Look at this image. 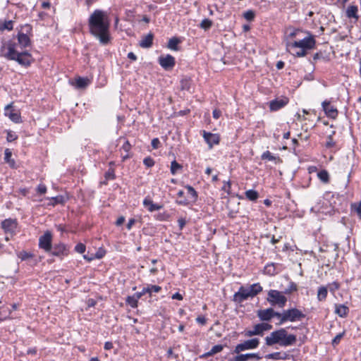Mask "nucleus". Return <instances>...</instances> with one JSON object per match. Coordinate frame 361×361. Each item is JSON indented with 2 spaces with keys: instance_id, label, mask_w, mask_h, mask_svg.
Returning <instances> with one entry per match:
<instances>
[{
  "instance_id": "f257e3e1",
  "label": "nucleus",
  "mask_w": 361,
  "mask_h": 361,
  "mask_svg": "<svg viewBox=\"0 0 361 361\" xmlns=\"http://www.w3.org/2000/svg\"><path fill=\"white\" fill-rule=\"evenodd\" d=\"M88 27L90 34L98 39L102 44L106 45L110 42V20L105 11L94 10L89 17Z\"/></svg>"
},
{
  "instance_id": "f03ea898",
  "label": "nucleus",
  "mask_w": 361,
  "mask_h": 361,
  "mask_svg": "<svg viewBox=\"0 0 361 361\" xmlns=\"http://www.w3.org/2000/svg\"><path fill=\"white\" fill-rule=\"evenodd\" d=\"M296 341V336L288 334L283 328L272 331L265 338V343L268 346L279 344L281 346L287 347L295 344Z\"/></svg>"
},
{
  "instance_id": "7ed1b4c3",
  "label": "nucleus",
  "mask_w": 361,
  "mask_h": 361,
  "mask_svg": "<svg viewBox=\"0 0 361 361\" xmlns=\"http://www.w3.org/2000/svg\"><path fill=\"white\" fill-rule=\"evenodd\" d=\"M8 51L4 54L8 60L16 61L20 65L29 66L31 64L32 56L27 51L18 52L16 50V44L14 42H9L7 45Z\"/></svg>"
},
{
  "instance_id": "20e7f679",
  "label": "nucleus",
  "mask_w": 361,
  "mask_h": 361,
  "mask_svg": "<svg viewBox=\"0 0 361 361\" xmlns=\"http://www.w3.org/2000/svg\"><path fill=\"white\" fill-rule=\"evenodd\" d=\"M262 291V287L259 283L250 285L248 287L240 286L238 291L235 293L233 297V301L240 304L249 298H253Z\"/></svg>"
},
{
  "instance_id": "39448f33",
  "label": "nucleus",
  "mask_w": 361,
  "mask_h": 361,
  "mask_svg": "<svg viewBox=\"0 0 361 361\" xmlns=\"http://www.w3.org/2000/svg\"><path fill=\"white\" fill-rule=\"evenodd\" d=\"M305 317V314H303L300 310L297 308L288 309L283 310V312L280 313L279 324H282L286 322H293L295 321H300Z\"/></svg>"
},
{
  "instance_id": "423d86ee",
  "label": "nucleus",
  "mask_w": 361,
  "mask_h": 361,
  "mask_svg": "<svg viewBox=\"0 0 361 361\" xmlns=\"http://www.w3.org/2000/svg\"><path fill=\"white\" fill-rule=\"evenodd\" d=\"M267 300L271 305L281 308H283L287 302V298L283 293L276 290H269Z\"/></svg>"
},
{
  "instance_id": "0eeeda50",
  "label": "nucleus",
  "mask_w": 361,
  "mask_h": 361,
  "mask_svg": "<svg viewBox=\"0 0 361 361\" xmlns=\"http://www.w3.org/2000/svg\"><path fill=\"white\" fill-rule=\"evenodd\" d=\"M1 225L6 235L5 237L6 241L10 240L17 233L18 221L16 219H6L1 221Z\"/></svg>"
},
{
  "instance_id": "6e6552de",
  "label": "nucleus",
  "mask_w": 361,
  "mask_h": 361,
  "mask_svg": "<svg viewBox=\"0 0 361 361\" xmlns=\"http://www.w3.org/2000/svg\"><path fill=\"white\" fill-rule=\"evenodd\" d=\"M315 43L316 42L314 37L312 36H310L301 40L288 42L286 46L290 50L293 51L297 48L311 49L314 47Z\"/></svg>"
},
{
  "instance_id": "1a4fd4ad",
  "label": "nucleus",
  "mask_w": 361,
  "mask_h": 361,
  "mask_svg": "<svg viewBox=\"0 0 361 361\" xmlns=\"http://www.w3.org/2000/svg\"><path fill=\"white\" fill-rule=\"evenodd\" d=\"M259 344V338H255L247 340L242 343L238 344L233 350V353L239 354L241 351L257 348Z\"/></svg>"
},
{
  "instance_id": "9d476101",
  "label": "nucleus",
  "mask_w": 361,
  "mask_h": 361,
  "mask_svg": "<svg viewBox=\"0 0 361 361\" xmlns=\"http://www.w3.org/2000/svg\"><path fill=\"white\" fill-rule=\"evenodd\" d=\"M52 235L51 232L47 231L39 238V247L43 249L45 252H51L52 249L51 245Z\"/></svg>"
},
{
  "instance_id": "9b49d317",
  "label": "nucleus",
  "mask_w": 361,
  "mask_h": 361,
  "mask_svg": "<svg viewBox=\"0 0 361 361\" xmlns=\"http://www.w3.org/2000/svg\"><path fill=\"white\" fill-rule=\"evenodd\" d=\"M257 314L261 321H270L273 317L279 319L280 312H275L274 309L270 307L258 310Z\"/></svg>"
},
{
  "instance_id": "f8f14e48",
  "label": "nucleus",
  "mask_w": 361,
  "mask_h": 361,
  "mask_svg": "<svg viewBox=\"0 0 361 361\" xmlns=\"http://www.w3.org/2000/svg\"><path fill=\"white\" fill-rule=\"evenodd\" d=\"M158 61L159 65L166 71L172 69L176 64L175 58L170 54L161 56Z\"/></svg>"
},
{
  "instance_id": "ddd939ff",
  "label": "nucleus",
  "mask_w": 361,
  "mask_h": 361,
  "mask_svg": "<svg viewBox=\"0 0 361 361\" xmlns=\"http://www.w3.org/2000/svg\"><path fill=\"white\" fill-rule=\"evenodd\" d=\"M288 103L287 97L276 99L269 102V109L272 111H276L284 107Z\"/></svg>"
},
{
  "instance_id": "4468645a",
  "label": "nucleus",
  "mask_w": 361,
  "mask_h": 361,
  "mask_svg": "<svg viewBox=\"0 0 361 361\" xmlns=\"http://www.w3.org/2000/svg\"><path fill=\"white\" fill-rule=\"evenodd\" d=\"M203 137L208 144L209 148H212L214 145L219 143L220 138L219 135L203 131Z\"/></svg>"
},
{
  "instance_id": "2eb2a0df",
  "label": "nucleus",
  "mask_w": 361,
  "mask_h": 361,
  "mask_svg": "<svg viewBox=\"0 0 361 361\" xmlns=\"http://www.w3.org/2000/svg\"><path fill=\"white\" fill-rule=\"evenodd\" d=\"M323 110L326 115L331 118H336L338 116V110L330 104L329 101H324L322 104Z\"/></svg>"
},
{
  "instance_id": "dca6fc26",
  "label": "nucleus",
  "mask_w": 361,
  "mask_h": 361,
  "mask_svg": "<svg viewBox=\"0 0 361 361\" xmlns=\"http://www.w3.org/2000/svg\"><path fill=\"white\" fill-rule=\"evenodd\" d=\"M51 255L57 257L65 256L68 254V250L63 243H59L54 245L51 249Z\"/></svg>"
},
{
  "instance_id": "f3484780",
  "label": "nucleus",
  "mask_w": 361,
  "mask_h": 361,
  "mask_svg": "<svg viewBox=\"0 0 361 361\" xmlns=\"http://www.w3.org/2000/svg\"><path fill=\"white\" fill-rule=\"evenodd\" d=\"M256 358L260 360L262 357L257 353H246L238 355L229 360V361H247L249 359Z\"/></svg>"
},
{
  "instance_id": "a211bd4d",
  "label": "nucleus",
  "mask_w": 361,
  "mask_h": 361,
  "mask_svg": "<svg viewBox=\"0 0 361 361\" xmlns=\"http://www.w3.org/2000/svg\"><path fill=\"white\" fill-rule=\"evenodd\" d=\"M263 334H264L260 323L255 325L253 329L245 330L244 333V335L246 337H252L254 336H262Z\"/></svg>"
},
{
  "instance_id": "6ab92c4d",
  "label": "nucleus",
  "mask_w": 361,
  "mask_h": 361,
  "mask_svg": "<svg viewBox=\"0 0 361 361\" xmlns=\"http://www.w3.org/2000/svg\"><path fill=\"white\" fill-rule=\"evenodd\" d=\"M143 205L148 209L149 212H152L161 209L163 205L154 204L150 199L145 198L143 200Z\"/></svg>"
},
{
  "instance_id": "aec40b11",
  "label": "nucleus",
  "mask_w": 361,
  "mask_h": 361,
  "mask_svg": "<svg viewBox=\"0 0 361 361\" xmlns=\"http://www.w3.org/2000/svg\"><path fill=\"white\" fill-rule=\"evenodd\" d=\"M18 42L21 48L27 47L30 44V37L23 32H19L18 34Z\"/></svg>"
},
{
  "instance_id": "412c9836",
  "label": "nucleus",
  "mask_w": 361,
  "mask_h": 361,
  "mask_svg": "<svg viewBox=\"0 0 361 361\" xmlns=\"http://www.w3.org/2000/svg\"><path fill=\"white\" fill-rule=\"evenodd\" d=\"M153 34L149 33L141 39L140 42V46L142 48L151 47L153 43Z\"/></svg>"
},
{
  "instance_id": "4be33fe9",
  "label": "nucleus",
  "mask_w": 361,
  "mask_h": 361,
  "mask_svg": "<svg viewBox=\"0 0 361 361\" xmlns=\"http://www.w3.org/2000/svg\"><path fill=\"white\" fill-rule=\"evenodd\" d=\"M12 157V152L10 149H6L4 151V161L6 163H7L9 166L12 169H15L16 166V161L14 159L11 158Z\"/></svg>"
},
{
  "instance_id": "5701e85b",
  "label": "nucleus",
  "mask_w": 361,
  "mask_h": 361,
  "mask_svg": "<svg viewBox=\"0 0 361 361\" xmlns=\"http://www.w3.org/2000/svg\"><path fill=\"white\" fill-rule=\"evenodd\" d=\"M358 8L357 6L351 5L349 6L346 10L345 14L348 18L358 19Z\"/></svg>"
},
{
  "instance_id": "b1692460",
  "label": "nucleus",
  "mask_w": 361,
  "mask_h": 361,
  "mask_svg": "<svg viewBox=\"0 0 361 361\" xmlns=\"http://www.w3.org/2000/svg\"><path fill=\"white\" fill-rule=\"evenodd\" d=\"M335 313L341 317H345L348 313V308L344 305H336Z\"/></svg>"
},
{
  "instance_id": "393cba45",
  "label": "nucleus",
  "mask_w": 361,
  "mask_h": 361,
  "mask_svg": "<svg viewBox=\"0 0 361 361\" xmlns=\"http://www.w3.org/2000/svg\"><path fill=\"white\" fill-rule=\"evenodd\" d=\"M262 159L274 161L275 163L281 161L279 157L274 156L269 151H266L262 154Z\"/></svg>"
},
{
  "instance_id": "a878e982",
  "label": "nucleus",
  "mask_w": 361,
  "mask_h": 361,
  "mask_svg": "<svg viewBox=\"0 0 361 361\" xmlns=\"http://www.w3.org/2000/svg\"><path fill=\"white\" fill-rule=\"evenodd\" d=\"M328 294L327 288L325 286H320L317 291V300L319 301H324L326 300Z\"/></svg>"
},
{
  "instance_id": "bb28decb",
  "label": "nucleus",
  "mask_w": 361,
  "mask_h": 361,
  "mask_svg": "<svg viewBox=\"0 0 361 361\" xmlns=\"http://www.w3.org/2000/svg\"><path fill=\"white\" fill-rule=\"evenodd\" d=\"M180 42V40L178 38L172 37L169 40L168 48L173 51H178L179 49L178 44Z\"/></svg>"
},
{
  "instance_id": "cd10ccee",
  "label": "nucleus",
  "mask_w": 361,
  "mask_h": 361,
  "mask_svg": "<svg viewBox=\"0 0 361 361\" xmlns=\"http://www.w3.org/2000/svg\"><path fill=\"white\" fill-rule=\"evenodd\" d=\"M264 357L266 359H271L274 360H285L286 358V355L284 354L283 356L280 352H275L266 355Z\"/></svg>"
},
{
  "instance_id": "c85d7f7f",
  "label": "nucleus",
  "mask_w": 361,
  "mask_h": 361,
  "mask_svg": "<svg viewBox=\"0 0 361 361\" xmlns=\"http://www.w3.org/2000/svg\"><path fill=\"white\" fill-rule=\"evenodd\" d=\"M318 178L324 183L329 182V174L326 170H322L317 173Z\"/></svg>"
},
{
  "instance_id": "c756f323",
  "label": "nucleus",
  "mask_w": 361,
  "mask_h": 361,
  "mask_svg": "<svg viewBox=\"0 0 361 361\" xmlns=\"http://www.w3.org/2000/svg\"><path fill=\"white\" fill-rule=\"evenodd\" d=\"M245 197L250 201H256L259 197V193L255 190H248L245 192Z\"/></svg>"
},
{
  "instance_id": "7c9ffc66",
  "label": "nucleus",
  "mask_w": 361,
  "mask_h": 361,
  "mask_svg": "<svg viewBox=\"0 0 361 361\" xmlns=\"http://www.w3.org/2000/svg\"><path fill=\"white\" fill-rule=\"evenodd\" d=\"M50 201L51 202L49 203V205L54 207L55 205L59 204H63L65 202V199L63 196L58 195L56 197H51Z\"/></svg>"
},
{
  "instance_id": "2f4dec72",
  "label": "nucleus",
  "mask_w": 361,
  "mask_h": 361,
  "mask_svg": "<svg viewBox=\"0 0 361 361\" xmlns=\"http://www.w3.org/2000/svg\"><path fill=\"white\" fill-rule=\"evenodd\" d=\"M126 302L133 308H136L138 305V300L137 298H135L134 294L133 295L128 296L126 298Z\"/></svg>"
},
{
  "instance_id": "473e14b6",
  "label": "nucleus",
  "mask_w": 361,
  "mask_h": 361,
  "mask_svg": "<svg viewBox=\"0 0 361 361\" xmlns=\"http://www.w3.org/2000/svg\"><path fill=\"white\" fill-rule=\"evenodd\" d=\"M89 83V80L84 78L79 77L76 79V86L78 88H84L87 86Z\"/></svg>"
},
{
  "instance_id": "72a5a7b5",
  "label": "nucleus",
  "mask_w": 361,
  "mask_h": 361,
  "mask_svg": "<svg viewBox=\"0 0 361 361\" xmlns=\"http://www.w3.org/2000/svg\"><path fill=\"white\" fill-rule=\"evenodd\" d=\"M182 166L178 164L176 160L173 161L171 164V173L175 175L178 170L181 169Z\"/></svg>"
},
{
  "instance_id": "f704fd0d",
  "label": "nucleus",
  "mask_w": 361,
  "mask_h": 361,
  "mask_svg": "<svg viewBox=\"0 0 361 361\" xmlns=\"http://www.w3.org/2000/svg\"><path fill=\"white\" fill-rule=\"evenodd\" d=\"M8 118L16 123H19L21 122L20 114L17 111H16L13 114H9Z\"/></svg>"
},
{
  "instance_id": "c9c22d12",
  "label": "nucleus",
  "mask_w": 361,
  "mask_h": 361,
  "mask_svg": "<svg viewBox=\"0 0 361 361\" xmlns=\"http://www.w3.org/2000/svg\"><path fill=\"white\" fill-rule=\"evenodd\" d=\"M334 134H335V131H333L332 133L327 137V138H326L327 140H326V142L325 145L326 148L329 149V148H331L335 146L336 142L334 141V139H333V135Z\"/></svg>"
},
{
  "instance_id": "e433bc0d",
  "label": "nucleus",
  "mask_w": 361,
  "mask_h": 361,
  "mask_svg": "<svg viewBox=\"0 0 361 361\" xmlns=\"http://www.w3.org/2000/svg\"><path fill=\"white\" fill-rule=\"evenodd\" d=\"M146 288L149 289V292H147V293L149 296L152 295V292L159 293L161 290V287L157 285L148 284Z\"/></svg>"
},
{
  "instance_id": "4c0bfd02",
  "label": "nucleus",
  "mask_w": 361,
  "mask_h": 361,
  "mask_svg": "<svg viewBox=\"0 0 361 361\" xmlns=\"http://www.w3.org/2000/svg\"><path fill=\"white\" fill-rule=\"evenodd\" d=\"M185 188L188 190V194L194 201H195L197 198V193L195 190L190 185H187Z\"/></svg>"
},
{
  "instance_id": "58836bf2",
  "label": "nucleus",
  "mask_w": 361,
  "mask_h": 361,
  "mask_svg": "<svg viewBox=\"0 0 361 361\" xmlns=\"http://www.w3.org/2000/svg\"><path fill=\"white\" fill-rule=\"evenodd\" d=\"M212 25V21L208 18H205L202 20L200 23V27L204 30L209 29Z\"/></svg>"
},
{
  "instance_id": "ea45409f",
  "label": "nucleus",
  "mask_w": 361,
  "mask_h": 361,
  "mask_svg": "<svg viewBox=\"0 0 361 361\" xmlns=\"http://www.w3.org/2000/svg\"><path fill=\"white\" fill-rule=\"evenodd\" d=\"M243 17L247 21H252L255 17V13L252 10H248L243 13Z\"/></svg>"
},
{
  "instance_id": "a19ab883",
  "label": "nucleus",
  "mask_w": 361,
  "mask_h": 361,
  "mask_svg": "<svg viewBox=\"0 0 361 361\" xmlns=\"http://www.w3.org/2000/svg\"><path fill=\"white\" fill-rule=\"evenodd\" d=\"M297 290V285L294 282H290L288 287L284 290V294H290Z\"/></svg>"
},
{
  "instance_id": "79ce46f5",
  "label": "nucleus",
  "mask_w": 361,
  "mask_h": 361,
  "mask_svg": "<svg viewBox=\"0 0 361 361\" xmlns=\"http://www.w3.org/2000/svg\"><path fill=\"white\" fill-rule=\"evenodd\" d=\"M143 164L148 168L152 167L155 162L154 159L150 157H147L143 160Z\"/></svg>"
},
{
  "instance_id": "37998d69",
  "label": "nucleus",
  "mask_w": 361,
  "mask_h": 361,
  "mask_svg": "<svg viewBox=\"0 0 361 361\" xmlns=\"http://www.w3.org/2000/svg\"><path fill=\"white\" fill-rule=\"evenodd\" d=\"M17 138H18V136L14 132H12L11 130L7 131L6 140L8 142H13V141L16 140Z\"/></svg>"
},
{
  "instance_id": "c03bdc74",
  "label": "nucleus",
  "mask_w": 361,
  "mask_h": 361,
  "mask_svg": "<svg viewBox=\"0 0 361 361\" xmlns=\"http://www.w3.org/2000/svg\"><path fill=\"white\" fill-rule=\"evenodd\" d=\"M344 334H345L344 332H343V333H340V334H337V335L334 337V338L332 340V342H331V343H332V345H333L334 346L337 345L340 343V341H341V338H342L343 337V336H344Z\"/></svg>"
},
{
  "instance_id": "a18cd8bd",
  "label": "nucleus",
  "mask_w": 361,
  "mask_h": 361,
  "mask_svg": "<svg viewBox=\"0 0 361 361\" xmlns=\"http://www.w3.org/2000/svg\"><path fill=\"white\" fill-rule=\"evenodd\" d=\"M106 180H114L116 178L114 171L113 169H109L104 175Z\"/></svg>"
},
{
  "instance_id": "49530a36",
  "label": "nucleus",
  "mask_w": 361,
  "mask_h": 361,
  "mask_svg": "<svg viewBox=\"0 0 361 361\" xmlns=\"http://www.w3.org/2000/svg\"><path fill=\"white\" fill-rule=\"evenodd\" d=\"M15 111L16 110L13 109L12 104H8L4 109V114L8 117H9V114H13Z\"/></svg>"
},
{
  "instance_id": "de8ad7c7",
  "label": "nucleus",
  "mask_w": 361,
  "mask_h": 361,
  "mask_svg": "<svg viewBox=\"0 0 361 361\" xmlns=\"http://www.w3.org/2000/svg\"><path fill=\"white\" fill-rule=\"evenodd\" d=\"M131 145L130 144L129 141L127 140H125L122 147L121 149H123L125 152L128 153L130 150L131 149Z\"/></svg>"
},
{
  "instance_id": "09e8293b",
  "label": "nucleus",
  "mask_w": 361,
  "mask_h": 361,
  "mask_svg": "<svg viewBox=\"0 0 361 361\" xmlns=\"http://www.w3.org/2000/svg\"><path fill=\"white\" fill-rule=\"evenodd\" d=\"M352 207L354 208L359 219L361 220V201L357 204H353Z\"/></svg>"
},
{
  "instance_id": "8fccbe9b",
  "label": "nucleus",
  "mask_w": 361,
  "mask_h": 361,
  "mask_svg": "<svg viewBox=\"0 0 361 361\" xmlns=\"http://www.w3.org/2000/svg\"><path fill=\"white\" fill-rule=\"evenodd\" d=\"M85 248L86 247L84 244L78 243L75 245V250L78 253L82 254L85 252Z\"/></svg>"
},
{
  "instance_id": "3c124183",
  "label": "nucleus",
  "mask_w": 361,
  "mask_h": 361,
  "mask_svg": "<svg viewBox=\"0 0 361 361\" xmlns=\"http://www.w3.org/2000/svg\"><path fill=\"white\" fill-rule=\"evenodd\" d=\"M307 49H300L298 51H295L293 52V54L298 57L305 56L307 54Z\"/></svg>"
},
{
  "instance_id": "603ef678",
  "label": "nucleus",
  "mask_w": 361,
  "mask_h": 361,
  "mask_svg": "<svg viewBox=\"0 0 361 361\" xmlns=\"http://www.w3.org/2000/svg\"><path fill=\"white\" fill-rule=\"evenodd\" d=\"M13 21L12 20H8V21H6L4 23V25L1 27V29L11 30L13 29Z\"/></svg>"
},
{
  "instance_id": "864d4df0",
  "label": "nucleus",
  "mask_w": 361,
  "mask_h": 361,
  "mask_svg": "<svg viewBox=\"0 0 361 361\" xmlns=\"http://www.w3.org/2000/svg\"><path fill=\"white\" fill-rule=\"evenodd\" d=\"M147 292H149V289L147 288L146 287H144L140 292H137L134 295H135V298H137V300H139L140 298H142V295L147 293Z\"/></svg>"
},
{
  "instance_id": "5fc2aeb1",
  "label": "nucleus",
  "mask_w": 361,
  "mask_h": 361,
  "mask_svg": "<svg viewBox=\"0 0 361 361\" xmlns=\"http://www.w3.org/2000/svg\"><path fill=\"white\" fill-rule=\"evenodd\" d=\"M223 345H214L212 348V353H213L214 355L216 354V353H218L221 351L223 350Z\"/></svg>"
},
{
  "instance_id": "6e6d98bb",
  "label": "nucleus",
  "mask_w": 361,
  "mask_h": 361,
  "mask_svg": "<svg viewBox=\"0 0 361 361\" xmlns=\"http://www.w3.org/2000/svg\"><path fill=\"white\" fill-rule=\"evenodd\" d=\"M37 191L38 193L43 195L47 192V187L44 184H39L37 188Z\"/></svg>"
},
{
  "instance_id": "4d7b16f0",
  "label": "nucleus",
  "mask_w": 361,
  "mask_h": 361,
  "mask_svg": "<svg viewBox=\"0 0 361 361\" xmlns=\"http://www.w3.org/2000/svg\"><path fill=\"white\" fill-rule=\"evenodd\" d=\"M151 144L153 149H158L161 145L159 138L157 137L152 139Z\"/></svg>"
},
{
  "instance_id": "13d9d810",
  "label": "nucleus",
  "mask_w": 361,
  "mask_h": 361,
  "mask_svg": "<svg viewBox=\"0 0 361 361\" xmlns=\"http://www.w3.org/2000/svg\"><path fill=\"white\" fill-rule=\"evenodd\" d=\"M260 324H261V326H262L263 333L264 331L270 330L272 328V326L268 323L263 322V323H260Z\"/></svg>"
},
{
  "instance_id": "bf43d9fd",
  "label": "nucleus",
  "mask_w": 361,
  "mask_h": 361,
  "mask_svg": "<svg viewBox=\"0 0 361 361\" xmlns=\"http://www.w3.org/2000/svg\"><path fill=\"white\" fill-rule=\"evenodd\" d=\"M196 322L198 324H200L202 325H204L207 322V319L204 316H199L196 318Z\"/></svg>"
},
{
  "instance_id": "052dcab7",
  "label": "nucleus",
  "mask_w": 361,
  "mask_h": 361,
  "mask_svg": "<svg viewBox=\"0 0 361 361\" xmlns=\"http://www.w3.org/2000/svg\"><path fill=\"white\" fill-rule=\"evenodd\" d=\"M214 118L218 119L221 115V111L219 109H214L212 112Z\"/></svg>"
},
{
  "instance_id": "680f3d73",
  "label": "nucleus",
  "mask_w": 361,
  "mask_h": 361,
  "mask_svg": "<svg viewBox=\"0 0 361 361\" xmlns=\"http://www.w3.org/2000/svg\"><path fill=\"white\" fill-rule=\"evenodd\" d=\"M178 223L180 230H182L186 224V221L183 218H180L178 220Z\"/></svg>"
},
{
  "instance_id": "e2e57ef3",
  "label": "nucleus",
  "mask_w": 361,
  "mask_h": 361,
  "mask_svg": "<svg viewBox=\"0 0 361 361\" xmlns=\"http://www.w3.org/2000/svg\"><path fill=\"white\" fill-rule=\"evenodd\" d=\"M231 188V183L230 181L224 182V184L222 187V190L229 193V189Z\"/></svg>"
},
{
  "instance_id": "0e129e2a",
  "label": "nucleus",
  "mask_w": 361,
  "mask_h": 361,
  "mask_svg": "<svg viewBox=\"0 0 361 361\" xmlns=\"http://www.w3.org/2000/svg\"><path fill=\"white\" fill-rule=\"evenodd\" d=\"M135 220L134 219H129V221L126 225L127 229L128 231H130L132 228L133 226L135 224Z\"/></svg>"
},
{
  "instance_id": "69168bd1",
  "label": "nucleus",
  "mask_w": 361,
  "mask_h": 361,
  "mask_svg": "<svg viewBox=\"0 0 361 361\" xmlns=\"http://www.w3.org/2000/svg\"><path fill=\"white\" fill-rule=\"evenodd\" d=\"M125 221V217L121 216L120 217L118 218V219L116 220V225L119 226L121 225H122Z\"/></svg>"
},
{
  "instance_id": "338daca9",
  "label": "nucleus",
  "mask_w": 361,
  "mask_h": 361,
  "mask_svg": "<svg viewBox=\"0 0 361 361\" xmlns=\"http://www.w3.org/2000/svg\"><path fill=\"white\" fill-rule=\"evenodd\" d=\"M172 299H174V300H183V295L181 294H180L179 293H174L173 295H172Z\"/></svg>"
},
{
  "instance_id": "774afa93",
  "label": "nucleus",
  "mask_w": 361,
  "mask_h": 361,
  "mask_svg": "<svg viewBox=\"0 0 361 361\" xmlns=\"http://www.w3.org/2000/svg\"><path fill=\"white\" fill-rule=\"evenodd\" d=\"M128 58L132 61H136L137 56L133 52H129L128 54Z\"/></svg>"
}]
</instances>
